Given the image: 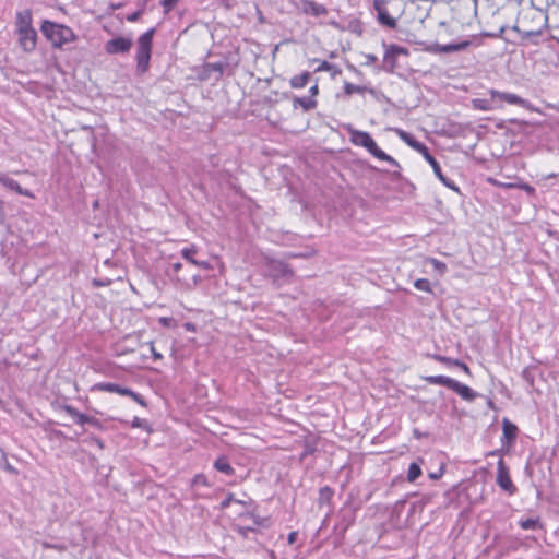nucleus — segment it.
Instances as JSON below:
<instances>
[{
	"label": "nucleus",
	"mask_w": 559,
	"mask_h": 559,
	"mask_svg": "<svg viewBox=\"0 0 559 559\" xmlns=\"http://www.w3.org/2000/svg\"><path fill=\"white\" fill-rule=\"evenodd\" d=\"M266 273L274 283L281 280L289 282L294 277L293 269L286 262L278 259L266 260Z\"/></svg>",
	"instance_id": "obj_3"
},
{
	"label": "nucleus",
	"mask_w": 559,
	"mask_h": 559,
	"mask_svg": "<svg viewBox=\"0 0 559 559\" xmlns=\"http://www.w3.org/2000/svg\"><path fill=\"white\" fill-rule=\"evenodd\" d=\"M424 380L429 384L444 385L448 389H451L454 381V379L447 376H428L425 377Z\"/></svg>",
	"instance_id": "obj_24"
},
{
	"label": "nucleus",
	"mask_w": 559,
	"mask_h": 559,
	"mask_svg": "<svg viewBox=\"0 0 559 559\" xmlns=\"http://www.w3.org/2000/svg\"><path fill=\"white\" fill-rule=\"evenodd\" d=\"M348 132H349V135H350V142L354 145H357V146H362L364 147L365 144H367V142L371 138V135L368 132L359 131V130H356V129H353V128H349Z\"/></svg>",
	"instance_id": "obj_21"
},
{
	"label": "nucleus",
	"mask_w": 559,
	"mask_h": 559,
	"mask_svg": "<svg viewBox=\"0 0 559 559\" xmlns=\"http://www.w3.org/2000/svg\"><path fill=\"white\" fill-rule=\"evenodd\" d=\"M0 182L5 188H8V189H10L12 191H15L20 195H25V197H28V198H32V199L35 198V195H34V193L32 191H29L27 189H23L17 181L9 178L5 175L0 174Z\"/></svg>",
	"instance_id": "obj_18"
},
{
	"label": "nucleus",
	"mask_w": 559,
	"mask_h": 559,
	"mask_svg": "<svg viewBox=\"0 0 559 559\" xmlns=\"http://www.w3.org/2000/svg\"><path fill=\"white\" fill-rule=\"evenodd\" d=\"M318 92H319V88H318L317 84L311 86L310 90H309V93H310L311 97L316 96L318 94Z\"/></svg>",
	"instance_id": "obj_56"
},
{
	"label": "nucleus",
	"mask_w": 559,
	"mask_h": 559,
	"mask_svg": "<svg viewBox=\"0 0 559 559\" xmlns=\"http://www.w3.org/2000/svg\"><path fill=\"white\" fill-rule=\"evenodd\" d=\"M93 390L109 392V393H117L122 396H129L143 407H145L147 405L145 400L139 393L132 391L129 388L122 386L118 383L99 382V383L94 384Z\"/></svg>",
	"instance_id": "obj_5"
},
{
	"label": "nucleus",
	"mask_w": 559,
	"mask_h": 559,
	"mask_svg": "<svg viewBox=\"0 0 559 559\" xmlns=\"http://www.w3.org/2000/svg\"><path fill=\"white\" fill-rule=\"evenodd\" d=\"M214 468L227 476H231L235 474L234 467L230 465L227 456L225 455H222L215 460Z\"/></svg>",
	"instance_id": "obj_22"
},
{
	"label": "nucleus",
	"mask_w": 559,
	"mask_h": 559,
	"mask_svg": "<svg viewBox=\"0 0 559 559\" xmlns=\"http://www.w3.org/2000/svg\"><path fill=\"white\" fill-rule=\"evenodd\" d=\"M348 69H349L350 71H353L355 74H357V75H361V71H359L355 66L349 64V66H348Z\"/></svg>",
	"instance_id": "obj_57"
},
{
	"label": "nucleus",
	"mask_w": 559,
	"mask_h": 559,
	"mask_svg": "<svg viewBox=\"0 0 559 559\" xmlns=\"http://www.w3.org/2000/svg\"><path fill=\"white\" fill-rule=\"evenodd\" d=\"M311 78V73L308 71L302 72L299 75H295L290 79L289 83L293 88L305 87Z\"/></svg>",
	"instance_id": "obj_25"
},
{
	"label": "nucleus",
	"mask_w": 559,
	"mask_h": 559,
	"mask_svg": "<svg viewBox=\"0 0 559 559\" xmlns=\"http://www.w3.org/2000/svg\"><path fill=\"white\" fill-rule=\"evenodd\" d=\"M181 267H182V264H181V263H179V262H176V263H174V264H173V269H174L176 272H177V271H179Z\"/></svg>",
	"instance_id": "obj_59"
},
{
	"label": "nucleus",
	"mask_w": 559,
	"mask_h": 559,
	"mask_svg": "<svg viewBox=\"0 0 559 559\" xmlns=\"http://www.w3.org/2000/svg\"><path fill=\"white\" fill-rule=\"evenodd\" d=\"M474 107L477 109H480V110L488 111V110L501 108V105L492 103L491 98L490 99L481 98V99L474 100Z\"/></svg>",
	"instance_id": "obj_28"
},
{
	"label": "nucleus",
	"mask_w": 559,
	"mask_h": 559,
	"mask_svg": "<svg viewBox=\"0 0 559 559\" xmlns=\"http://www.w3.org/2000/svg\"><path fill=\"white\" fill-rule=\"evenodd\" d=\"M46 38L56 47L62 46L67 41V27L50 21H44L40 27Z\"/></svg>",
	"instance_id": "obj_6"
},
{
	"label": "nucleus",
	"mask_w": 559,
	"mask_h": 559,
	"mask_svg": "<svg viewBox=\"0 0 559 559\" xmlns=\"http://www.w3.org/2000/svg\"><path fill=\"white\" fill-rule=\"evenodd\" d=\"M421 475V468L418 463L413 462L409 464L407 472V480L413 483Z\"/></svg>",
	"instance_id": "obj_31"
},
{
	"label": "nucleus",
	"mask_w": 559,
	"mask_h": 559,
	"mask_svg": "<svg viewBox=\"0 0 559 559\" xmlns=\"http://www.w3.org/2000/svg\"><path fill=\"white\" fill-rule=\"evenodd\" d=\"M488 93L491 96L492 103H495V104L501 105V102H507L508 104L519 105L522 107H526V105H527V100H525V99L521 98L520 96L512 94V93L499 92L496 90H490Z\"/></svg>",
	"instance_id": "obj_13"
},
{
	"label": "nucleus",
	"mask_w": 559,
	"mask_h": 559,
	"mask_svg": "<svg viewBox=\"0 0 559 559\" xmlns=\"http://www.w3.org/2000/svg\"><path fill=\"white\" fill-rule=\"evenodd\" d=\"M141 13H142L141 11H136V12L132 13V14L128 17V20H129V21H131V22H134V21H136V20L139 19V16L141 15Z\"/></svg>",
	"instance_id": "obj_55"
},
{
	"label": "nucleus",
	"mask_w": 559,
	"mask_h": 559,
	"mask_svg": "<svg viewBox=\"0 0 559 559\" xmlns=\"http://www.w3.org/2000/svg\"><path fill=\"white\" fill-rule=\"evenodd\" d=\"M131 426L133 428H145V429L147 428L146 421L144 419H141V418L136 417V416L133 418V420L131 423Z\"/></svg>",
	"instance_id": "obj_41"
},
{
	"label": "nucleus",
	"mask_w": 559,
	"mask_h": 559,
	"mask_svg": "<svg viewBox=\"0 0 559 559\" xmlns=\"http://www.w3.org/2000/svg\"><path fill=\"white\" fill-rule=\"evenodd\" d=\"M332 69H334V64L323 60L320 62L319 67L316 69V72L330 71Z\"/></svg>",
	"instance_id": "obj_40"
},
{
	"label": "nucleus",
	"mask_w": 559,
	"mask_h": 559,
	"mask_svg": "<svg viewBox=\"0 0 559 559\" xmlns=\"http://www.w3.org/2000/svg\"><path fill=\"white\" fill-rule=\"evenodd\" d=\"M91 441L99 449L104 448L103 441L98 438L92 437Z\"/></svg>",
	"instance_id": "obj_53"
},
{
	"label": "nucleus",
	"mask_w": 559,
	"mask_h": 559,
	"mask_svg": "<svg viewBox=\"0 0 559 559\" xmlns=\"http://www.w3.org/2000/svg\"><path fill=\"white\" fill-rule=\"evenodd\" d=\"M319 496L321 501H330L333 496V490L330 487L324 486L320 488Z\"/></svg>",
	"instance_id": "obj_37"
},
{
	"label": "nucleus",
	"mask_w": 559,
	"mask_h": 559,
	"mask_svg": "<svg viewBox=\"0 0 559 559\" xmlns=\"http://www.w3.org/2000/svg\"><path fill=\"white\" fill-rule=\"evenodd\" d=\"M293 105L295 108L300 106L305 111H309L316 108L317 102L312 97H295Z\"/></svg>",
	"instance_id": "obj_26"
},
{
	"label": "nucleus",
	"mask_w": 559,
	"mask_h": 559,
	"mask_svg": "<svg viewBox=\"0 0 559 559\" xmlns=\"http://www.w3.org/2000/svg\"><path fill=\"white\" fill-rule=\"evenodd\" d=\"M154 33L155 29L151 28L142 34L138 39L136 71L141 74L145 73L150 67Z\"/></svg>",
	"instance_id": "obj_2"
},
{
	"label": "nucleus",
	"mask_w": 559,
	"mask_h": 559,
	"mask_svg": "<svg viewBox=\"0 0 559 559\" xmlns=\"http://www.w3.org/2000/svg\"><path fill=\"white\" fill-rule=\"evenodd\" d=\"M235 501L237 503H242V501L234 499L233 495H228L221 503L222 508L225 509L230 506V503Z\"/></svg>",
	"instance_id": "obj_42"
},
{
	"label": "nucleus",
	"mask_w": 559,
	"mask_h": 559,
	"mask_svg": "<svg viewBox=\"0 0 559 559\" xmlns=\"http://www.w3.org/2000/svg\"><path fill=\"white\" fill-rule=\"evenodd\" d=\"M425 160L431 166L433 169L435 175L438 177V179L449 189L460 192L459 187L455 185V182L451 179H449L447 176L443 175L441 170L440 164L437 162V159L430 154L429 150L423 155Z\"/></svg>",
	"instance_id": "obj_11"
},
{
	"label": "nucleus",
	"mask_w": 559,
	"mask_h": 559,
	"mask_svg": "<svg viewBox=\"0 0 559 559\" xmlns=\"http://www.w3.org/2000/svg\"><path fill=\"white\" fill-rule=\"evenodd\" d=\"M240 531L242 532V534L245 535V532L246 531H254V528H252L251 526H248V527H241Z\"/></svg>",
	"instance_id": "obj_61"
},
{
	"label": "nucleus",
	"mask_w": 559,
	"mask_h": 559,
	"mask_svg": "<svg viewBox=\"0 0 559 559\" xmlns=\"http://www.w3.org/2000/svg\"><path fill=\"white\" fill-rule=\"evenodd\" d=\"M177 2L178 0H163L162 5L165 8L166 11H169L176 5Z\"/></svg>",
	"instance_id": "obj_44"
},
{
	"label": "nucleus",
	"mask_w": 559,
	"mask_h": 559,
	"mask_svg": "<svg viewBox=\"0 0 559 559\" xmlns=\"http://www.w3.org/2000/svg\"><path fill=\"white\" fill-rule=\"evenodd\" d=\"M396 133L403 142H405L408 146H411L421 155H424L428 151V147L424 143L416 140L415 136L412 135L411 133L401 129H396Z\"/></svg>",
	"instance_id": "obj_16"
},
{
	"label": "nucleus",
	"mask_w": 559,
	"mask_h": 559,
	"mask_svg": "<svg viewBox=\"0 0 559 559\" xmlns=\"http://www.w3.org/2000/svg\"><path fill=\"white\" fill-rule=\"evenodd\" d=\"M290 257L293 258H299V257H304V254L301 253H292Z\"/></svg>",
	"instance_id": "obj_63"
},
{
	"label": "nucleus",
	"mask_w": 559,
	"mask_h": 559,
	"mask_svg": "<svg viewBox=\"0 0 559 559\" xmlns=\"http://www.w3.org/2000/svg\"><path fill=\"white\" fill-rule=\"evenodd\" d=\"M195 253V249L194 248H185L182 251H181V254L182 257L189 261L190 263L194 264V265H205V263H200L198 262L197 260L193 259V254Z\"/></svg>",
	"instance_id": "obj_35"
},
{
	"label": "nucleus",
	"mask_w": 559,
	"mask_h": 559,
	"mask_svg": "<svg viewBox=\"0 0 559 559\" xmlns=\"http://www.w3.org/2000/svg\"><path fill=\"white\" fill-rule=\"evenodd\" d=\"M185 326L189 331H194V325L192 323H186Z\"/></svg>",
	"instance_id": "obj_60"
},
{
	"label": "nucleus",
	"mask_w": 559,
	"mask_h": 559,
	"mask_svg": "<svg viewBox=\"0 0 559 559\" xmlns=\"http://www.w3.org/2000/svg\"><path fill=\"white\" fill-rule=\"evenodd\" d=\"M371 155L380 160L388 162L389 164L396 168H400V164L392 156H390L379 147H377Z\"/></svg>",
	"instance_id": "obj_29"
},
{
	"label": "nucleus",
	"mask_w": 559,
	"mask_h": 559,
	"mask_svg": "<svg viewBox=\"0 0 559 559\" xmlns=\"http://www.w3.org/2000/svg\"><path fill=\"white\" fill-rule=\"evenodd\" d=\"M365 57H366L365 66H371L378 61V58L374 55L367 53V55H365Z\"/></svg>",
	"instance_id": "obj_46"
},
{
	"label": "nucleus",
	"mask_w": 559,
	"mask_h": 559,
	"mask_svg": "<svg viewBox=\"0 0 559 559\" xmlns=\"http://www.w3.org/2000/svg\"><path fill=\"white\" fill-rule=\"evenodd\" d=\"M519 525L522 530H535L538 526V519L528 518L521 520Z\"/></svg>",
	"instance_id": "obj_34"
},
{
	"label": "nucleus",
	"mask_w": 559,
	"mask_h": 559,
	"mask_svg": "<svg viewBox=\"0 0 559 559\" xmlns=\"http://www.w3.org/2000/svg\"><path fill=\"white\" fill-rule=\"evenodd\" d=\"M72 420L82 428V431H95L102 429L99 420L93 416L84 415L72 408Z\"/></svg>",
	"instance_id": "obj_10"
},
{
	"label": "nucleus",
	"mask_w": 559,
	"mask_h": 559,
	"mask_svg": "<svg viewBox=\"0 0 559 559\" xmlns=\"http://www.w3.org/2000/svg\"><path fill=\"white\" fill-rule=\"evenodd\" d=\"M546 13L548 15V21L554 22V27H559V0H547L546 1Z\"/></svg>",
	"instance_id": "obj_20"
},
{
	"label": "nucleus",
	"mask_w": 559,
	"mask_h": 559,
	"mask_svg": "<svg viewBox=\"0 0 559 559\" xmlns=\"http://www.w3.org/2000/svg\"><path fill=\"white\" fill-rule=\"evenodd\" d=\"M313 451H314V450H313L312 448L307 447V448L305 449V451L301 453L300 459H301V460H304L307 455H309V454L313 453Z\"/></svg>",
	"instance_id": "obj_54"
},
{
	"label": "nucleus",
	"mask_w": 559,
	"mask_h": 559,
	"mask_svg": "<svg viewBox=\"0 0 559 559\" xmlns=\"http://www.w3.org/2000/svg\"><path fill=\"white\" fill-rule=\"evenodd\" d=\"M365 91H366L365 86L355 85V84L349 83V82H345L344 83V93L347 96H350V95H353L355 93H364Z\"/></svg>",
	"instance_id": "obj_32"
},
{
	"label": "nucleus",
	"mask_w": 559,
	"mask_h": 559,
	"mask_svg": "<svg viewBox=\"0 0 559 559\" xmlns=\"http://www.w3.org/2000/svg\"><path fill=\"white\" fill-rule=\"evenodd\" d=\"M471 41L469 40H463L460 43H451L447 45H441L438 43H435L426 48V51L431 53H452L456 51L465 50L467 47H469Z\"/></svg>",
	"instance_id": "obj_12"
},
{
	"label": "nucleus",
	"mask_w": 559,
	"mask_h": 559,
	"mask_svg": "<svg viewBox=\"0 0 559 559\" xmlns=\"http://www.w3.org/2000/svg\"><path fill=\"white\" fill-rule=\"evenodd\" d=\"M548 23V15L545 10L531 3L519 12L513 29L519 33L522 39L537 44V38Z\"/></svg>",
	"instance_id": "obj_1"
},
{
	"label": "nucleus",
	"mask_w": 559,
	"mask_h": 559,
	"mask_svg": "<svg viewBox=\"0 0 559 559\" xmlns=\"http://www.w3.org/2000/svg\"><path fill=\"white\" fill-rule=\"evenodd\" d=\"M388 0H373V9L377 12V20L379 24L395 29L397 22L392 17L386 10Z\"/></svg>",
	"instance_id": "obj_8"
},
{
	"label": "nucleus",
	"mask_w": 559,
	"mask_h": 559,
	"mask_svg": "<svg viewBox=\"0 0 559 559\" xmlns=\"http://www.w3.org/2000/svg\"><path fill=\"white\" fill-rule=\"evenodd\" d=\"M487 405H488V407H490L492 409L495 408V404H493L492 400H490V399L488 400Z\"/></svg>",
	"instance_id": "obj_62"
},
{
	"label": "nucleus",
	"mask_w": 559,
	"mask_h": 559,
	"mask_svg": "<svg viewBox=\"0 0 559 559\" xmlns=\"http://www.w3.org/2000/svg\"><path fill=\"white\" fill-rule=\"evenodd\" d=\"M385 48L382 66L380 69L386 73H393L397 67V57L400 55L408 56V49L395 44L386 45L383 43Z\"/></svg>",
	"instance_id": "obj_4"
},
{
	"label": "nucleus",
	"mask_w": 559,
	"mask_h": 559,
	"mask_svg": "<svg viewBox=\"0 0 559 559\" xmlns=\"http://www.w3.org/2000/svg\"><path fill=\"white\" fill-rule=\"evenodd\" d=\"M497 485L506 491L509 496L516 493L518 488L510 478L509 468L503 459H500L497 464Z\"/></svg>",
	"instance_id": "obj_7"
},
{
	"label": "nucleus",
	"mask_w": 559,
	"mask_h": 559,
	"mask_svg": "<svg viewBox=\"0 0 559 559\" xmlns=\"http://www.w3.org/2000/svg\"><path fill=\"white\" fill-rule=\"evenodd\" d=\"M332 73V76H335L336 74L341 73V69H338L336 66H334V69L330 70Z\"/></svg>",
	"instance_id": "obj_58"
},
{
	"label": "nucleus",
	"mask_w": 559,
	"mask_h": 559,
	"mask_svg": "<svg viewBox=\"0 0 559 559\" xmlns=\"http://www.w3.org/2000/svg\"><path fill=\"white\" fill-rule=\"evenodd\" d=\"M159 323L165 328H170L174 323V319L168 317H162L159 318Z\"/></svg>",
	"instance_id": "obj_45"
},
{
	"label": "nucleus",
	"mask_w": 559,
	"mask_h": 559,
	"mask_svg": "<svg viewBox=\"0 0 559 559\" xmlns=\"http://www.w3.org/2000/svg\"><path fill=\"white\" fill-rule=\"evenodd\" d=\"M191 485L192 486H209L207 479H206V477L203 474H197L192 478Z\"/></svg>",
	"instance_id": "obj_38"
},
{
	"label": "nucleus",
	"mask_w": 559,
	"mask_h": 559,
	"mask_svg": "<svg viewBox=\"0 0 559 559\" xmlns=\"http://www.w3.org/2000/svg\"><path fill=\"white\" fill-rule=\"evenodd\" d=\"M33 17L29 10H23L16 13L15 27L16 33L34 28L32 25Z\"/></svg>",
	"instance_id": "obj_19"
},
{
	"label": "nucleus",
	"mask_w": 559,
	"mask_h": 559,
	"mask_svg": "<svg viewBox=\"0 0 559 559\" xmlns=\"http://www.w3.org/2000/svg\"><path fill=\"white\" fill-rule=\"evenodd\" d=\"M444 473V467L441 466L438 472L429 473V478L431 479H439Z\"/></svg>",
	"instance_id": "obj_47"
},
{
	"label": "nucleus",
	"mask_w": 559,
	"mask_h": 559,
	"mask_svg": "<svg viewBox=\"0 0 559 559\" xmlns=\"http://www.w3.org/2000/svg\"><path fill=\"white\" fill-rule=\"evenodd\" d=\"M296 7L304 14L316 17L328 14V10L323 4L317 3L312 0H299Z\"/></svg>",
	"instance_id": "obj_14"
},
{
	"label": "nucleus",
	"mask_w": 559,
	"mask_h": 559,
	"mask_svg": "<svg viewBox=\"0 0 559 559\" xmlns=\"http://www.w3.org/2000/svg\"><path fill=\"white\" fill-rule=\"evenodd\" d=\"M150 349H151V353H152V355H153V357H154V359H155V360H159V359H162V357H163V356H162V354H160V353H158V352L155 349V347H154V345H153V344L151 345V348H150Z\"/></svg>",
	"instance_id": "obj_52"
},
{
	"label": "nucleus",
	"mask_w": 559,
	"mask_h": 559,
	"mask_svg": "<svg viewBox=\"0 0 559 559\" xmlns=\"http://www.w3.org/2000/svg\"><path fill=\"white\" fill-rule=\"evenodd\" d=\"M133 41L131 38L118 36L105 44V50L109 55L127 53L130 51Z\"/></svg>",
	"instance_id": "obj_9"
},
{
	"label": "nucleus",
	"mask_w": 559,
	"mask_h": 559,
	"mask_svg": "<svg viewBox=\"0 0 559 559\" xmlns=\"http://www.w3.org/2000/svg\"><path fill=\"white\" fill-rule=\"evenodd\" d=\"M551 37L559 44V36L552 34Z\"/></svg>",
	"instance_id": "obj_64"
},
{
	"label": "nucleus",
	"mask_w": 559,
	"mask_h": 559,
	"mask_svg": "<svg viewBox=\"0 0 559 559\" xmlns=\"http://www.w3.org/2000/svg\"><path fill=\"white\" fill-rule=\"evenodd\" d=\"M503 437L512 442L516 438L518 427L512 424L509 419L504 418L502 421Z\"/></svg>",
	"instance_id": "obj_23"
},
{
	"label": "nucleus",
	"mask_w": 559,
	"mask_h": 559,
	"mask_svg": "<svg viewBox=\"0 0 559 559\" xmlns=\"http://www.w3.org/2000/svg\"><path fill=\"white\" fill-rule=\"evenodd\" d=\"M433 359H436L437 361L447 364L449 366H455V361H459V359H453V358L441 356V355H433Z\"/></svg>",
	"instance_id": "obj_39"
},
{
	"label": "nucleus",
	"mask_w": 559,
	"mask_h": 559,
	"mask_svg": "<svg viewBox=\"0 0 559 559\" xmlns=\"http://www.w3.org/2000/svg\"><path fill=\"white\" fill-rule=\"evenodd\" d=\"M16 34L19 45L24 51L31 52L36 48L37 33L35 28L22 31Z\"/></svg>",
	"instance_id": "obj_15"
},
{
	"label": "nucleus",
	"mask_w": 559,
	"mask_h": 559,
	"mask_svg": "<svg viewBox=\"0 0 559 559\" xmlns=\"http://www.w3.org/2000/svg\"><path fill=\"white\" fill-rule=\"evenodd\" d=\"M297 536H298V533L297 532H290L287 536V543L289 545H293L295 544V542L297 540Z\"/></svg>",
	"instance_id": "obj_50"
},
{
	"label": "nucleus",
	"mask_w": 559,
	"mask_h": 559,
	"mask_svg": "<svg viewBox=\"0 0 559 559\" xmlns=\"http://www.w3.org/2000/svg\"><path fill=\"white\" fill-rule=\"evenodd\" d=\"M370 154L373 153V151L378 147L377 143L374 142V140L372 138L369 139V141L367 142V144H365L364 146Z\"/></svg>",
	"instance_id": "obj_43"
},
{
	"label": "nucleus",
	"mask_w": 559,
	"mask_h": 559,
	"mask_svg": "<svg viewBox=\"0 0 559 559\" xmlns=\"http://www.w3.org/2000/svg\"><path fill=\"white\" fill-rule=\"evenodd\" d=\"M227 67L226 62L218 61V62H207L205 63V71L215 72L216 78L215 80H219L223 76L224 70Z\"/></svg>",
	"instance_id": "obj_27"
},
{
	"label": "nucleus",
	"mask_w": 559,
	"mask_h": 559,
	"mask_svg": "<svg viewBox=\"0 0 559 559\" xmlns=\"http://www.w3.org/2000/svg\"><path fill=\"white\" fill-rule=\"evenodd\" d=\"M521 189L524 190L527 194H534L535 192V189L527 183L522 185Z\"/></svg>",
	"instance_id": "obj_51"
},
{
	"label": "nucleus",
	"mask_w": 559,
	"mask_h": 559,
	"mask_svg": "<svg viewBox=\"0 0 559 559\" xmlns=\"http://www.w3.org/2000/svg\"><path fill=\"white\" fill-rule=\"evenodd\" d=\"M212 72L205 71V64L203 66L201 72H200V80L206 81L211 78Z\"/></svg>",
	"instance_id": "obj_49"
},
{
	"label": "nucleus",
	"mask_w": 559,
	"mask_h": 559,
	"mask_svg": "<svg viewBox=\"0 0 559 559\" xmlns=\"http://www.w3.org/2000/svg\"><path fill=\"white\" fill-rule=\"evenodd\" d=\"M455 366L460 367L466 374L471 376V369L466 364L459 360L455 361Z\"/></svg>",
	"instance_id": "obj_48"
},
{
	"label": "nucleus",
	"mask_w": 559,
	"mask_h": 559,
	"mask_svg": "<svg viewBox=\"0 0 559 559\" xmlns=\"http://www.w3.org/2000/svg\"><path fill=\"white\" fill-rule=\"evenodd\" d=\"M427 262L430 263L433 266L435 271H437L440 275L444 274L448 270L445 263H443L435 258H429L427 260Z\"/></svg>",
	"instance_id": "obj_33"
},
{
	"label": "nucleus",
	"mask_w": 559,
	"mask_h": 559,
	"mask_svg": "<svg viewBox=\"0 0 559 559\" xmlns=\"http://www.w3.org/2000/svg\"><path fill=\"white\" fill-rule=\"evenodd\" d=\"M450 390L457 393L463 400L467 402H473L476 397L479 396V394L475 392L473 389H471L466 384L459 382L455 379Z\"/></svg>",
	"instance_id": "obj_17"
},
{
	"label": "nucleus",
	"mask_w": 559,
	"mask_h": 559,
	"mask_svg": "<svg viewBox=\"0 0 559 559\" xmlns=\"http://www.w3.org/2000/svg\"><path fill=\"white\" fill-rule=\"evenodd\" d=\"M522 379L525 381L528 388L534 386L535 381V368L534 367H526L522 370Z\"/></svg>",
	"instance_id": "obj_30"
},
{
	"label": "nucleus",
	"mask_w": 559,
	"mask_h": 559,
	"mask_svg": "<svg viewBox=\"0 0 559 559\" xmlns=\"http://www.w3.org/2000/svg\"><path fill=\"white\" fill-rule=\"evenodd\" d=\"M414 286L418 290H423V292H430L431 290L430 282L428 280H426V278H419V280L415 281Z\"/></svg>",
	"instance_id": "obj_36"
}]
</instances>
